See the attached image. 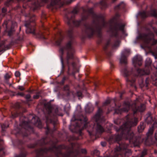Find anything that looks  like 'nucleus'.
Returning a JSON list of instances; mask_svg holds the SVG:
<instances>
[{
    "label": "nucleus",
    "instance_id": "1",
    "mask_svg": "<svg viewBox=\"0 0 157 157\" xmlns=\"http://www.w3.org/2000/svg\"><path fill=\"white\" fill-rule=\"evenodd\" d=\"M128 116L126 117V122L119 128L114 127L117 132H118V135L116 136L115 139L119 141L122 137H124L126 139H129L130 142L133 143L135 145L138 146L139 143V138L135 136L133 133L130 131L131 127L136 125L137 119L134 118L130 120Z\"/></svg>",
    "mask_w": 157,
    "mask_h": 157
},
{
    "label": "nucleus",
    "instance_id": "2",
    "mask_svg": "<svg viewBox=\"0 0 157 157\" xmlns=\"http://www.w3.org/2000/svg\"><path fill=\"white\" fill-rule=\"evenodd\" d=\"M88 12L93 14V23L92 25H85L83 32L86 35L90 37L93 35L96 30L99 31L103 28L106 27L107 23L104 21L101 15L93 13L92 8L89 9Z\"/></svg>",
    "mask_w": 157,
    "mask_h": 157
},
{
    "label": "nucleus",
    "instance_id": "3",
    "mask_svg": "<svg viewBox=\"0 0 157 157\" xmlns=\"http://www.w3.org/2000/svg\"><path fill=\"white\" fill-rule=\"evenodd\" d=\"M72 44L73 41L72 40H71L67 43L65 47L61 48L59 50V53L61 55V61L63 69L64 68V65L62 55H63L65 51H67L66 60L67 61V64H68V74H70L69 72L70 71L69 60L70 59H73L74 58L73 53L75 52V50Z\"/></svg>",
    "mask_w": 157,
    "mask_h": 157
},
{
    "label": "nucleus",
    "instance_id": "4",
    "mask_svg": "<svg viewBox=\"0 0 157 157\" xmlns=\"http://www.w3.org/2000/svg\"><path fill=\"white\" fill-rule=\"evenodd\" d=\"M137 38L143 40L144 42V47L149 49L152 45L157 43V40L154 38L153 33L149 30L146 33L140 34Z\"/></svg>",
    "mask_w": 157,
    "mask_h": 157
},
{
    "label": "nucleus",
    "instance_id": "5",
    "mask_svg": "<svg viewBox=\"0 0 157 157\" xmlns=\"http://www.w3.org/2000/svg\"><path fill=\"white\" fill-rule=\"evenodd\" d=\"M29 120L31 119V121L29 120L27 121L25 118V120L22 121V124L20 125L22 128H24L25 129L29 128L31 129L30 126V124H34L39 128L42 127L41 123L40 121V120L36 116H34L32 115H30L29 117Z\"/></svg>",
    "mask_w": 157,
    "mask_h": 157
},
{
    "label": "nucleus",
    "instance_id": "6",
    "mask_svg": "<svg viewBox=\"0 0 157 157\" xmlns=\"http://www.w3.org/2000/svg\"><path fill=\"white\" fill-rule=\"evenodd\" d=\"M78 12V9L75 8L71 13H69L67 16H66V17L67 20V22L68 25L71 24V23L72 22L75 26H78L80 24L81 21L85 20L87 18L88 16L83 14L82 16L81 20L77 21L73 20L75 15Z\"/></svg>",
    "mask_w": 157,
    "mask_h": 157
},
{
    "label": "nucleus",
    "instance_id": "7",
    "mask_svg": "<svg viewBox=\"0 0 157 157\" xmlns=\"http://www.w3.org/2000/svg\"><path fill=\"white\" fill-rule=\"evenodd\" d=\"M102 110L100 108H99L97 113L94 117L96 122H98L96 125L95 129L98 133H101L104 131V128L101 125L98 123V122H102L105 121L104 119L101 116Z\"/></svg>",
    "mask_w": 157,
    "mask_h": 157
},
{
    "label": "nucleus",
    "instance_id": "8",
    "mask_svg": "<svg viewBox=\"0 0 157 157\" xmlns=\"http://www.w3.org/2000/svg\"><path fill=\"white\" fill-rule=\"evenodd\" d=\"M124 26L123 24L111 22L109 31L112 36H116L118 31L123 30Z\"/></svg>",
    "mask_w": 157,
    "mask_h": 157
},
{
    "label": "nucleus",
    "instance_id": "9",
    "mask_svg": "<svg viewBox=\"0 0 157 157\" xmlns=\"http://www.w3.org/2000/svg\"><path fill=\"white\" fill-rule=\"evenodd\" d=\"M127 145L124 144L123 145H121L120 147H117L115 148V151L116 153L115 155L113 156H106L105 157H124V155H122L120 152L117 153V152L119 151H123L125 153V155L127 154L128 152V153L131 152V151L127 149Z\"/></svg>",
    "mask_w": 157,
    "mask_h": 157
},
{
    "label": "nucleus",
    "instance_id": "10",
    "mask_svg": "<svg viewBox=\"0 0 157 157\" xmlns=\"http://www.w3.org/2000/svg\"><path fill=\"white\" fill-rule=\"evenodd\" d=\"M139 101V99L137 98L134 102V103L131 105V107L132 108L134 114H135L137 112H142L144 111L145 109V106L144 104H141V105L136 107V105L138 104Z\"/></svg>",
    "mask_w": 157,
    "mask_h": 157
},
{
    "label": "nucleus",
    "instance_id": "11",
    "mask_svg": "<svg viewBox=\"0 0 157 157\" xmlns=\"http://www.w3.org/2000/svg\"><path fill=\"white\" fill-rule=\"evenodd\" d=\"M12 24L11 29L8 32V35L9 36H12L15 32V30L13 28V27L17 26V24L15 22H12L11 21L8 20L5 21L3 25L4 27H6L7 29L9 27V25Z\"/></svg>",
    "mask_w": 157,
    "mask_h": 157
},
{
    "label": "nucleus",
    "instance_id": "12",
    "mask_svg": "<svg viewBox=\"0 0 157 157\" xmlns=\"http://www.w3.org/2000/svg\"><path fill=\"white\" fill-rule=\"evenodd\" d=\"M140 14L143 18L146 17L150 15L157 17V11L155 9L151 10L149 13H147L145 11H143L140 12Z\"/></svg>",
    "mask_w": 157,
    "mask_h": 157
},
{
    "label": "nucleus",
    "instance_id": "13",
    "mask_svg": "<svg viewBox=\"0 0 157 157\" xmlns=\"http://www.w3.org/2000/svg\"><path fill=\"white\" fill-rule=\"evenodd\" d=\"M31 18H30V19ZM31 19L28 22L26 21L25 24V26L26 27V32L27 33H32L34 34V28L33 26H31L30 24Z\"/></svg>",
    "mask_w": 157,
    "mask_h": 157
},
{
    "label": "nucleus",
    "instance_id": "14",
    "mask_svg": "<svg viewBox=\"0 0 157 157\" xmlns=\"http://www.w3.org/2000/svg\"><path fill=\"white\" fill-rule=\"evenodd\" d=\"M142 58L140 56H135L133 59L132 62L135 66L137 65L140 66L142 65Z\"/></svg>",
    "mask_w": 157,
    "mask_h": 157
},
{
    "label": "nucleus",
    "instance_id": "15",
    "mask_svg": "<svg viewBox=\"0 0 157 157\" xmlns=\"http://www.w3.org/2000/svg\"><path fill=\"white\" fill-rule=\"evenodd\" d=\"M131 105L129 102H125L123 105V108L121 109V113L128 112L129 109Z\"/></svg>",
    "mask_w": 157,
    "mask_h": 157
},
{
    "label": "nucleus",
    "instance_id": "16",
    "mask_svg": "<svg viewBox=\"0 0 157 157\" xmlns=\"http://www.w3.org/2000/svg\"><path fill=\"white\" fill-rule=\"evenodd\" d=\"M125 52H123L122 53L121 57L120 59V62L121 63L126 64L127 63V58L125 56Z\"/></svg>",
    "mask_w": 157,
    "mask_h": 157
},
{
    "label": "nucleus",
    "instance_id": "17",
    "mask_svg": "<svg viewBox=\"0 0 157 157\" xmlns=\"http://www.w3.org/2000/svg\"><path fill=\"white\" fill-rule=\"evenodd\" d=\"M137 72L139 75H148L150 73L149 70L144 71L143 70L138 69L137 70Z\"/></svg>",
    "mask_w": 157,
    "mask_h": 157
},
{
    "label": "nucleus",
    "instance_id": "18",
    "mask_svg": "<svg viewBox=\"0 0 157 157\" xmlns=\"http://www.w3.org/2000/svg\"><path fill=\"white\" fill-rule=\"evenodd\" d=\"M146 122L148 124H150L153 121V120L151 116V113H148L147 115V117L145 120Z\"/></svg>",
    "mask_w": 157,
    "mask_h": 157
},
{
    "label": "nucleus",
    "instance_id": "19",
    "mask_svg": "<svg viewBox=\"0 0 157 157\" xmlns=\"http://www.w3.org/2000/svg\"><path fill=\"white\" fill-rule=\"evenodd\" d=\"M40 6V4L38 0H35L32 2V6L31 8L34 10Z\"/></svg>",
    "mask_w": 157,
    "mask_h": 157
},
{
    "label": "nucleus",
    "instance_id": "20",
    "mask_svg": "<svg viewBox=\"0 0 157 157\" xmlns=\"http://www.w3.org/2000/svg\"><path fill=\"white\" fill-rule=\"evenodd\" d=\"M122 73L123 76L124 77H128L131 74V72L128 70L126 68H124L122 71Z\"/></svg>",
    "mask_w": 157,
    "mask_h": 157
},
{
    "label": "nucleus",
    "instance_id": "21",
    "mask_svg": "<svg viewBox=\"0 0 157 157\" xmlns=\"http://www.w3.org/2000/svg\"><path fill=\"white\" fill-rule=\"evenodd\" d=\"M74 156H75L76 155L75 153H74L73 151L72 150L69 152L64 154L63 156V157H74Z\"/></svg>",
    "mask_w": 157,
    "mask_h": 157
},
{
    "label": "nucleus",
    "instance_id": "22",
    "mask_svg": "<svg viewBox=\"0 0 157 157\" xmlns=\"http://www.w3.org/2000/svg\"><path fill=\"white\" fill-rule=\"evenodd\" d=\"M145 128V125L144 123H141L140 126L138 127V130L139 132H142Z\"/></svg>",
    "mask_w": 157,
    "mask_h": 157
},
{
    "label": "nucleus",
    "instance_id": "23",
    "mask_svg": "<svg viewBox=\"0 0 157 157\" xmlns=\"http://www.w3.org/2000/svg\"><path fill=\"white\" fill-rule=\"evenodd\" d=\"M151 63V60L149 58H147L145 61V66L148 67Z\"/></svg>",
    "mask_w": 157,
    "mask_h": 157
},
{
    "label": "nucleus",
    "instance_id": "24",
    "mask_svg": "<svg viewBox=\"0 0 157 157\" xmlns=\"http://www.w3.org/2000/svg\"><path fill=\"white\" fill-rule=\"evenodd\" d=\"M126 80L127 83L128 85H130L131 86H133V84L135 81V80L134 79L131 80L129 79V78H126Z\"/></svg>",
    "mask_w": 157,
    "mask_h": 157
},
{
    "label": "nucleus",
    "instance_id": "25",
    "mask_svg": "<svg viewBox=\"0 0 157 157\" xmlns=\"http://www.w3.org/2000/svg\"><path fill=\"white\" fill-rule=\"evenodd\" d=\"M83 121H82L81 120H78L77 122H76V125L75 126L76 127H80L83 124Z\"/></svg>",
    "mask_w": 157,
    "mask_h": 157
},
{
    "label": "nucleus",
    "instance_id": "26",
    "mask_svg": "<svg viewBox=\"0 0 157 157\" xmlns=\"http://www.w3.org/2000/svg\"><path fill=\"white\" fill-rule=\"evenodd\" d=\"M124 4L123 2H122L121 3L115 6V9L116 10H117L119 8H123L124 7Z\"/></svg>",
    "mask_w": 157,
    "mask_h": 157
},
{
    "label": "nucleus",
    "instance_id": "27",
    "mask_svg": "<svg viewBox=\"0 0 157 157\" xmlns=\"http://www.w3.org/2000/svg\"><path fill=\"white\" fill-rule=\"evenodd\" d=\"M153 127L154 126H152V127L150 128L149 129L148 132L147 134L148 136L151 135L153 134Z\"/></svg>",
    "mask_w": 157,
    "mask_h": 157
},
{
    "label": "nucleus",
    "instance_id": "28",
    "mask_svg": "<svg viewBox=\"0 0 157 157\" xmlns=\"http://www.w3.org/2000/svg\"><path fill=\"white\" fill-rule=\"evenodd\" d=\"M59 1L60 0H51V5L52 6H53L57 4Z\"/></svg>",
    "mask_w": 157,
    "mask_h": 157
},
{
    "label": "nucleus",
    "instance_id": "29",
    "mask_svg": "<svg viewBox=\"0 0 157 157\" xmlns=\"http://www.w3.org/2000/svg\"><path fill=\"white\" fill-rule=\"evenodd\" d=\"M62 37L61 36H60V38L59 39L57 40L56 42V44L57 45H59L60 44V42L62 40Z\"/></svg>",
    "mask_w": 157,
    "mask_h": 157
},
{
    "label": "nucleus",
    "instance_id": "30",
    "mask_svg": "<svg viewBox=\"0 0 157 157\" xmlns=\"http://www.w3.org/2000/svg\"><path fill=\"white\" fill-rule=\"evenodd\" d=\"M120 44V41L119 40H117L114 43L113 45V47L114 48H116L118 47Z\"/></svg>",
    "mask_w": 157,
    "mask_h": 157
},
{
    "label": "nucleus",
    "instance_id": "31",
    "mask_svg": "<svg viewBox=\"0 0 157 157\" xmlns=\"http://www.w3.org/2000/svg\"><path fill=\"white\" fill-rule=\"evenodd\" d=\"M38 37L44 39H45L46 38L44 37V35L42 33H40L38 34Z\"/></svg>",
    "mask_w": 157,
    "mask_h": 157
},
{
    "label": "nucleus",
    "instance_id": "32",
    "mask_svg": "<svg viewBox=\"0 0 157 157\" xmlns=\"http://www.w3.org/2000/svg\"><path fill=\"white\" fill-rule=\"evenodd\" d=\"M40 95V92H39L37 93L36 95H34L33 98L35 99H37L39 98Z\"/></svg>",
    "mask_w": 157,
    "mask_h": 157
},
{
    "label": "nucleus",
    "instance_id": "33",
    "mask_svg": "<svg viewBox=\"0 0 157 157\" xmlns=\"http://www.w3.org/2000/svg\"><path fill=\"white\" fill-rule=\"evenodd\" d=\"M1 126L2 130L4 131L5 129L7 128L8 127V124L6 125L5 124H2Z\"/></svg>",
    "mask_w": 157,
    "mask_h": 157
},
{
    "label": "nucleus",
    "instance_id": "34",
    "mask_svg": "<svg viewBox=\"0 0 157 157\" xmlns=\"http://www.w3.org/2000/svg\"><path fill=\"white\" fill-rule=\"evenodd\" d=\"M4 78L5 80L7 81L10 78V76L8 74H6L5 75Z\"/></svg>",
    "mask_w": 157,
    "mask_h": 157
},
{
    "label": "nucleus",
    "instance_id": "35",
    "mask_svg": "<svg viewBox=\"0 0 157 157\" xmlns=\"http://www.w3.org/2000/svg\"><path fill=\"white\" fill-rule=\"evenodd\" d=\"M26 154L25 153H22L20 155L16 156L15 157H25Z\"/></svg>",
    "mask_w": 157,
    "mask_h": 157
},
{
    "label": "nucleus",
    "instance_id": "36",
    "mask_svg": "<svg viewBox=\"0 0 157 157\" xmlns=\"http://www.w3.org/2000/svg\"><path fill=\"white\" fill-rule=\"evenodd\" d=\"M68 78V77L67 76L64 77L63 78L61 82H60V83L61 84H63L64 83L65 80L67 79Z\"/></svg>",
    "mask_w": 157,
    "mask_h": 157
},
{
    "label": "nucleus",
    "instance_id": "37",
    "mask_svg": "<svg viewBox=\"0 0 157 157\" xmlns=\"http://www.w3.org/2000/svg\"><path fill=\"white\" fill-rule=\"evenodd\" d=\"M110 102V101L109 99L106 100L105 102L104 103L103 105H106L109 104Z\"/></svg>",
    "mask_w": 157,
    "mask_h": 157
},
{
    "label": "nucleus",
    "instance_id": "38",
    "mask_svg": "<svg viewBox=\"0 0 157 157\" xmlns=\"http://www.w3.org/2000/svg\"><path fill=\"white\" fill-rule=\"evenodd\" d=\"M25 98L28 101H31L30 98H31V96L29 94L27 95L25 97Z\"/></svg>",
    "mask_w": 157,
    "mask_h": 157
},
{
    "label": "nucleus",
    "instance_id": "39",
    "mask_svg": "<svg viewBox=\"0 0 157 157\" xmlns=\"http://www.w3.org/2000/svg\"><path fill=\"white\" fill-rule=\"evenodd\" d=\"M51 150L50 148L48 149L47 148H44L43 149H41L40 151H41V152H45L47 151H50Z\"/></svg>",
    "mask_w": 157,
    "mask_h": 157
},
{
    "label": "nucleus",
    "instance_id": "40",
    "mask_svg": "<svg viewBox=\"0 0 157 157\" xmlns=\"http://www.w3.org/2000/svg\"><path fill=\"white\" fill-rule=\"evenodd\" d=\"M55 115H59L58 113V109L57 108H56L54 110Z\"/></svg>",
    "mask_w": 157,
    "mask_h": 157
},
{
    "label": "nucleus",
    "instance_id": "41",
    "mask_svg": "<svg viewBox=\"0 0 157 157\" xmlns=\"http://www.w3.org/2000/svg\"><path fill=\"white\" fill-rule=\"evenodd\" d=\"M71 65L73 67V70H74L75 69L76 67V63L74 62H73L72 63Z\"/></svg>",
    "mask_w": 157,
    "mask_h": 157
},
{
    "label": "nucleus",
    "instance_id": "42",
    "mask_svg": "<svg viewBox=\"0 0 157 157\" xmlns=\"http://www.w3.org/2000/svg\"><path fill=\"white\" fill-rule=\"evenodd\" d=\"M15 75L16 77H19L20 75V73L19 71H16L15 73Z\"/></svg>",
    "mask_w": 157,
    "mask_h": 157
},
{
    "label": "nucleus",
    "instance_id": "43",
    "mask_svg": "<svg viewBox=\"0 0 157 157\" xmlns=\"http://www.w3.org/2000/svg\"><path fill=\"white\" fill-rule=\"evenodd\" d=\"M146 153L147 150L145 149L142 152L141 155L144 156L146 154Z\"/></svg>",
    "mask_w": 157,
    "mask_h": 157
},
{
    "label": "nucleus",
    "instance_id": "44",
    "mask_svg": "<svg viewBox=\"0 0 157 157\" xmlns=\"http://www.w3.org/2000/svg\"><path fill=\"white\" fill-rule=\"evenodd\" d=\"M15 107L17 108H19L20 107V104L19 103H16L15 105Z\"/></svg>",
    "mask_w": 157,
    "mask_h": 157
},
{
    "label": "nucleus",
    "instance_id": "45",
    "mask_svg": "<svg viewBox=\"0 0 157 157\" xmlns=\"http://www.w3.org/2000/svg\"><path fill=\"white\" fill-rule=\"evenodd\" d=\"M149 83V79L148 78H147L145 80V83H146V86L147 87V84Z\"/></svg>",
    "mask_w": 157,
    "mask_h": 157
},
{
    "label": "nucleus",
    "instance_id": "46",
    "mask_svg": "<svg viewBox=\"0 0 157 157\" xmlns=\"http://www.w3.org/2000/svg\"><path fill=\"white\" fill-rule=\"evenodd\" d=\"M77 94L78 97H81L82 95V93L80 91H78L77 92Z\"/></svg>",
    "mask_w": 157,
    "mask_h": 157
},
{
    "label": "nucleus",
    "instance_id": "47",
    "mask_svg": "<svg viewBox=\"0 0 157 157\" xmlns=\"http://www.w3.org/2000/svg\"><path fill=\"white\" fill-rule=\"evenodd\" d=\"M18 89H19L20 90L22 91L24 90V88L23 87V86H18Z\"/></svg>",
    "mask_w": 157,
    "mask_h": 157
},
{
    "label": "nucleus",
    "instance_id": "48",
    "mask_svg": "<svg viewBox=\"0 0 157 157\" xmlns=\"http://www.w3.org/2000/svg\"><path fill=\"white\" fill-rule=\"evenodd\" d=\"M18 116V114L17 113H16L14 114H12V117L13 118H14L16 117H17Z\"/></svg>",
    "mask_w": 157,
    "mask_h": 157
},
{
    "label": "nucleus",
    "instance_id": "49",
    "mask_svg": "<svg viewBox=\"0 0 157 157\" xmlns=\"http://www.w3.org/2000/svg\"><path fill=\"white\" fill-rule=\"evenodd\" d=\"M17 95H20L21 96H23L24 95V94L22 93H18L17 94Z\"/></svg>",
    "mask_w": 157,
    "mask_h": 157
},
{
    "label": "nucleus",
    "instance_id": "50",
    "mask_svg": "<svg viewBox=\"0 0 157 157\" xmlns=\"http://www.w3.org/2000/svg\"><path fill=\"white\" fill-rule=\"evenodd\" d=\"M87 124L86 122H84V126L82 128V129H84V128H86V127Z\"/></svg>",
    "mask_w": 157,
    "mask_h": 157
},
{
    "label": "nucleus",
    "instance_id": "51",
    "mask_svg": "<svg viewBox=\"0 0 157 157\" xmlns=\"http://www.w3.org/2000/svg\"><path fill=\"white\" fill-rule=\"evenodd\" d=\"M81 152L82 153L85 154L86 153V150L85 149H82L81 150Z\"/></svg>",
    "mask_w": 157,
    "mask_h": 157
},
{
    "label": "nucleus",
    "instance_id": "52",
    "mask_svg": "<svg viewBox=\"0 0 157 157\" xmlns=\"http://www.w3.org/2000/svg\"><path fill=\"white\" fill-rule=\"evenodd\" d=\"M52 112V109L51 108L49 107L48 109V113L49 114H50Z\"/></svg>",
    "mask_w": 157,
    "mask_h": 157
},
{
    "label": "nucleus",
    "instance_id": "53",
    "mask_svg": "<svg viewBox=\"0 0 157 157\" xmlns=\"http://www.w3.org/2000/svg\"><path fill=\"white\" fill-rule=\"evenodd\" d=\"M2 11L3 13H4L6 12V9L5 8H3L2 9Z\"/></svg>",
    "mask_w": 157,
    "mask_h": 157
},
{
    "label": "nucleus",
    "instance_id": "54",
    "mask_svg": "<svg viewBox=\"0 0 157 157\" xmlns=\"http://www.w3.org/2000/svg\"><path fill=\"white\" fill-rule=\"evenodd\" d=\"M101 145L103 147L105 146L106 145V143L105 142H101Z\"/></svg>",
    "mask_w": 157,
    "mask_h": 157
},
{
    "label": "nucleus",
    "instance_id": "55",
    "mask_svg": "<svg viewBox=\"0 0 157 157\" xmlns=\"http://www.w3.org/2000/svg\"><path fill=\"white\" fill-rule=\"evenodd\" d=\"M72 33V31L71 30H70L68 31V35L70 36L71 34Z\"/></svg>",
    "mask_w": 157,
    "mask_h": 157
},
{
    "label": "nucleus",
    "instance_id": "56",
    "mask_svg": "<svg viewBox=\"0 0 157 157\" xmlns=\"http://www.w3.org/2000/svg\"><path fill=\"white\" fill-rule=\"evenodd\" d=\"M155 138L157 140V132L155 134Z\"/></svg>",
    "mask_w": 157,
    "mask_h": 157
},
{
    "label": "nucleus",
    "instance_id": "57",
    "mask_svg": "<svg viewBox=\"0 0 157 157\" xmlns=\"http://www.w3.org/2000/svg\"><path fill=\"white\" fill-rule=\"evenodd\" d=\"M153 29H154V32L156 33H157V29H156L154 28H153Z\"/></svg>",
    "mask_w": 157,
    "mask_h": 157
},
{
    "label": "nucleus",
    "instance_id": "58",
    "mask_svg": "<svg viewBox=\"0 0 157 157\" xmlns=\"http://www.w3.org/2000/svg\"><path fill=\"white\" fill-rule=\"evenodd\" d=\"M75 120V116H74L72 118L71 121H74Z\"/></svg>",
    "mask_w": 157,
    "mask_h": 157
},
{
    "label": "nucleus",
    "instance_id": "59",
    "mask_svg": "<svg viewBox=\"0 0 157 157\" xmlns=\"http://www.w3.org/2000/svg\"><path fill=\"white\" fill-rule=\"evenodd\" d=\"M98 153V151L97 150H95L94 151V153Z\"/></svg>",
    "mask_w": 157,
    "mask_h": 157
},
{
    "label": "nucleus",
    "instance_id": "60",
    "mask_svg": "<svg viewBox=\"0 0 157 157\" xmlns=\"http://www.w3.org/2000/svg\"><path fill=\"white\" fill-rule=\"evenodd\" d=\"M124 92H123L122 93H120V97L121 98V97L122 95V94H124Z\"/></svg>",
    "mask_w": 157,
    "mask_h": 157
},
{
    "label": "nucleus",
    "instance_id": "61",
    "mask_svg": "<svg viewBox=\"0 0 157 157\" xmlns=\"http://www.w3.org/2000/svg\"><path fill=\"white\" fill-rule=\"evenodd\" d=\"M25 16L29 17L30 18L31 17V15L30 14H29L28 15H25Z\"/></svg>",
    "mask_w": 157,
    "mask_h": 157
},
{
    "label": "nucleus",
    "instance_id": "62",
    "mask_svg": "<svg viewBox=\"0 0 157 157\" xmlns=\"http://www.w3.org/2000/svg\"><path fill=\"white\" fill-rule=\"evenodd\" d=\"M42 1L43 2H47L48 0H42Z\"/></svg>",
    "mask_w": 157,
    "mask_h": 157
},
{
    "label": "nucleus",
    "instance_id": "63",
    "mask_svg": "<svg viewBox=\"0 0 157 157\" xmlns=\"http://www.w3.org/2000/svg\"><path fill=\"white\" fill-rule=\"evenodd\" d=\"M88 108L86 107V112H89L87 110Z\"/></svg>",
    "mask_w": 157,
    "mask_h": 157
},
{
    "label": "nucleus",
    "instance_id": "64",
    "mask_svg": "<svg viewBox=\"0 0 157 157\" xmlns=\"http://www.w3.org/2000/svg\"><path fill=\"white\" fill-rule=\"evenodd\" d=\"M66 89H65V90H67L68 89V86H66Z\"/></svg>",
    "mask_w": 157,
    "mask_h": 157
}]
</instances>
